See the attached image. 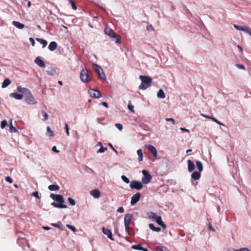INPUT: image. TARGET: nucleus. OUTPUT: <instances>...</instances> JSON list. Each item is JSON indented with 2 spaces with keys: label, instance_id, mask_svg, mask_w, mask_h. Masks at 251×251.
I'll return each mask as SVG.
<instances>
[{
  "label": "nucleus",
  "instance_id": "30",
  "mask_svg": "<svg viewBox=\"0 0 251 251\" xmlns=\"http://www.w3.org/2000/svg\"><path fill=\"white\" fill-rule=\"evenodd\" d=\"M157 97L159 99H164L165 98V94L163 91V90L161 89H160L157 92Z\"/></svg>",
  "mask_w": 251,
  "mask_h": 251
},
{
  "label": "nucleus",
  "instance_id": "61",
  "mask_svg": "<svg viewBox=\"0 0 251 251\" xmlns=\"http://www.w3.org/2000/svg\"><path fill=\"white\" fill-rule=\"evenodd\" d=\"M159 226H161L163 229L166 228V225L164 224L163 221L160 223V224Z\"/></svg>",
  "mask_w": 251,
  "mask_h": 251
},
{
  "label": "nucleus",
  "instance_id": "44",
  "mask_svg": "<svg viewBox=\"0 0 251 251\" xmlns=\"http://www.w3.org/2000/svg\"><path fill=\"white\" fill-rule=\"evenodd\" d=\"M66 226L70 229H71L72 231H73V232H75L76 231V228L75 227L73 226H72L71 225H69V224H67L66 225Z\"/></svg>",
  "mask_w": 251,
  "mask_h": 251
},
{
  "label": "nucleus",
  "instance_id": "18",
  "mask_svg": "<svg viewBox=\"0 0 251 251\" xmlns=\"http://www.w3.org/2000/svg\"><path fill=\"white\" fill-rule=\"evenodd\" d=\"M90 194L96 199H98L100 196V190L97 189L91 190L90 192Z\"/></svg>",
  "mask_w": 251,
  "mask_h": 251
},
{
  "label": "nucleus",
  "instance_id": "23",
  "mask_svg": "<svg viewBox=\"0 0 251 251\" xmlns=\"http://www.w3.org/2000/svg\"><path fill=\"white\" fill-rule=\"evenodd\" d=\"M149 227L153 231L160 232L161 231V228L160 227H156L154 226V224L152 223L149 225Z\"/></svg>",
  "mask_w": 251,
  "mask_h": 251
},
{
  "label": "nucleus",
  "instance_id": "34",
  "mask_svg": "<svg viewBox=\"0 0 251 251\" xmlns=\"http://www.w3.org/2000/svg\"><path fill=\"white\" fill-rule=\"evenodd\" d=\"M142 245L140 243L136 245H134L131 247V249L135 250L140 251L142 248Z\"/></svg>",
  "mask_w": 251,
  "mask_h": 251
},
{
  "label": "nucleus",
  "instance_id": "22",
  "mask_svg": "<svg viewBox=\"0 0 251 251\" xmlns=\"http://www.w3.org/2000/svg\"><path fill=\"white\" fill-rule=\"evenodd\" d=\"M51 205L54 206L55 208H67V205H61V204L58 203L56 201H54L51 203Z\"/></svg>",
  "mask_w": 251,
  "mask_h": 251
},
{
  "label": "nucleus",
  "instance_id": "35",
  "mask_svg": "<svg viewBox=\"0 0 251 251\" xmlns=\"http://www.w3.org/2000/svg\"><path fill=\"white\" fill-rule=\"evenodd\" d=\"M47 134L48 136H53V132L51 130V128L50 126H47Z\"/></svg>",
  "mask_w": 251,
  "mask_h": 251
},
{
  "label": "nucleus",
  "instance_id": "52",
  "mask_svg": "<svg viewBox=\"0 0 251 251\" xmlns=\"http://www.w3.org/2000/svg\"><path fill=\"white\" fill-rule=\"evenodd\" d=\"M235 66L240 69L244 70L245 69V66L243 64H236Z\"/></svg>",
  "mask_w": 251,
  "mask_h": 251
},
{
  "label": "nucleus",
  "instance_id": "49",
  "mask_svg": "<svg viewBox=\"0 0 251 251\" xmlns=\"http://www.w3.org/2000/svg\"><path fill=\"white\" fill-rule=\"evenodd\" d=\"M108 146L115 152L116 154H118V151L113 147L112 144L110 143L108 144Z\"/></svg>",
  "mask_w": 251,
  "mask_h": 251
},
{
  "label": "nucleus",
  "instance_id": "58",
  "mask_svg": "<svg viewBox=\"0 0 251 251\" xmlns=\"http://www.w3.org/2000/svg\"><path fill=\"white\" fill-rule=\"evenodd\" d=\"M114 231L115 233H116L119 237H123V236L120 233H119L118 229L117 227L115 228Z\"/></svg>",
  "mask_w": 251,
  "mask_h": 251
},
{
  "label": "nucleus",
  "instance_id": "6",
  "mask_svg": "<svg viewBox=\"0 0 251 251\" xmlns=\"http://www.w3.org/2000/svg\"><path fill=\"white\" fill-rule=\"evenodd\" d=\"M147 216L149 219L156 222L158 225H159L160 223L163 222L161 217L157 215L155 213L152 212H148Z\"/></svg>",
  "mask_w": 251,
  "mask_h": 251
},
{
  "label": "nucleus",
  "instance_id": "13",
  "mask_svg": "<svg viewBox=\"0 0 251 251\" xmlns=\"http://www.w3.org/2000/svg\"><path fill=\"white\" fill-rule=\"evenodd\" d=\"M102 233L106 235L107 237L112 241H114V239L113 238L112 233L110 229H108L104 226L101 228Z\"/></svg>",
  "mask_w": 251,
  "mask_h": 251
},
{
  "label": "nucleus",
  "instance_id": "26",
  "mask_svg": "<svg viewBox=\"0 0 251 251\" xmlns=\"http://www.w3.org/2000/svg\"><path fill=\"white\" fill-rule=\"evenodd\" d=\"M196 165L198 171L201 172L203 170V165L201 162L199 160L196 161Z\"/></svg>",
  "mask_w": 251,
  "mask_h": 251
},
{
  "label": "nucleus",
  "instance_id": "40",
  "mask_svg": "<svg viewBox=\"0 0 251 251\" xmlns=\"http://www.w3.org/2000/svg\"><path fill=\"white\" fill-rule=\"evenodd\" d=\"M9 130L11 132H12V133H14V132H16L17 131V129H16V128L15 127H14L13 126L12 122L11 123V124L9 126Z\"/></svg>",
  "mask_w": 251,
  "mask_h": 251
},
{
  "label": "nucleus",
  "instance_id": "8",
  "mask_svg": "<svg viewBox=\"0 0 251 251\" xmlns=\"http://www.w3.org/2000/svg\"><path fill=\"white\" fill-rule=\"evenodd\" d=\"M50 197L55 201L57 202L61 205H65L64 204L65 202V199L62 195L60 194L51 193L50 195Z\"/></svg>",
  "mask_w": 251,
  "mask_h": 251
},
{
  "label": "nucleus",
  "instance_id": "64",
  "mask_svg": "<svg viewBox=\"0 0 251 251\" xmlns=\"http://www.w3.org/2000/svg\"><path fill=\"white\" fill-rule=\"evenodd\" d=\"M43 228L46 230H49L51 228L48 226H43Z\"/></svg>",
  "mask_w": 251,
  "mask_h": 251
},
{
  "label": "nucleus",
  "instance_id": "36",
  "mask_svg": "<svg viewBox=\"0 0 251 251\" xmlns=\"http://www.w3.org/2000/svg\"><path fill=\"white\" fill-rule=\"evenodd\" d=\"M121 179L124 182H125L126 184H128L130 182L129 179L125 175H122L121 176Z\"/></svg>",
  "mask_w": 251,
  "mask_h": 251
},
{
  "label": "nucleus",
  "instance_id": "14",
  "mask_svg": "<svg viewBox=\"0 0 251 251\" xmlns=\"http://www.w3.org/2000/svg\"><path fill=\"white\" fill-rule=\"evenodd\" d=\"M146 147L151 151L153 156L156 158L157 156V151L156 149L151 145H146Z\"/></svg>",
  "mask_w": 251,
  "mask_h": 251
},
{
  "label": "nucleus",
  "instance_id": "45",
  "mask_svg": "<svg viewBox=\"0 0 251 251\" xmlns=\"http://www.w3.org/2000/svg\"><path fill=\"white\" fill-rule=\"evenodd\" d=\"M32 196L35 197L37 199H40V197L39 196V192L37 191L33 192L32 193Z\"/></svg>",
  "mask_w": 251,
  "mask_h": 251
},
{
  "label": "nucleus",
  "instance_id": "19",
  "mask_svg": "<svg viewBox=\"0 0 251 251\" xmlns=\"http://www.w3.org/2000/svg\"><path fill=\"white\" fill-rule=\"evenodd\" d=\"M191 174V178L194 180H197L200 178L201 176V172L199 171H193Z\"/></svg>",
  "mask_w": 251,
  "mask_h": 251
},
{
  "label": "nucleus",
  "instance_id": "5",
  "mask_svg": "<svg viewBox=\"0 0 251 251\" xmlns=\"http://www.w3.org/2000/svg\"><path fill=\"white\" fill-rule=\"evenodd\" d=\"M92 66L98 78L102 80H106V75L102 68L98 64L94 63L92 64Z\"/></svg>",
  "mask_w": 251,
  "mask_h": 251
},
{
  "label": "nucleus",
  "instance_id": "43",
  "mask_svg": "<svg viewBox=\"0 0 251 251\" xmlns=\"http://www.w3.org/2000/svg\"><path fill=\"white\" fill-rule=\"evenodd\" d=\"M7 126H8V124L6 120H3L2 121H1V124H0V127L2 129H3Z\"/></svg>",
  "mask_w": 251,
  "mask_h": 251
},
{
  "label": "nucleus",
  "instance_id": "10",
  "mask_svg": "<svg viewBox=\"0 0 251 251\" xmlns=\"http://www.w3.org/2000/svg\"><path fill=\"white\" fill-rule=\"evenodd\" d=\"M129 187L131 189L140 190L143 188V185L142 182L133 180L130 182Z\"/></svg>",
  "mask_w": 251,
  "mask_h": 251
},
{
  "label": "nucleus",
  "instance_id": "7",
  "mask_svg": "<svg viewBox=\"0 0 251 251\" xmlns=\"http://www.w3.org/2000/svg\"><path fill=\"white\" fill-rule=\"evenodd\" d=\"M80 77L81 80L85 83H87L91 80L88 71L87 69H83L81 70L80 74Z\"/></svg>",
  "mask_w": 251,
  "mask_h": 251
},
{
  "label": "nucleus",
  "instance_id": "32",
  "mask_svg": "<svg viewBox=\"0 0 251 251\" xmlns=\"http://www.w3.org/2000/svg\"><path fill=\"white\" fill-rule=\"evenodd\" d=\"M46 72L48 75L52 76L55 74L56 70L54 68H50V70H47Z\"/></svg>",
  "mask_w": 251,
  "mask_h": 251
},
{
  "label": "nucleus",
  "instance_id": "25",
  "mask_svg": "<svg viewBox=\"0 0 251 251\" xmlns=\"http://www.w3.org/2000/svg\"><path fill=\"white\" fill-rule=\"evenodd\" d=\"M11 83V80L9 78H5L3 82L2 83L1 87L2 88H5L7 87L9 85H10Z\"/></svg>",
  "mask_w": 251,
  "mask_h": 251
},
{
  "label": "nucleus",
  "instance_id": "29",
  "mask_svg": "<svg viewBox=\"0 0 251 251\" xmlns=\"http://www.w3.org/2000/svg\"><path fill=\"white\" fill-rule=\"evenodd\" d=\"M36 40L43 45V48H44L48 44L47 41L45 39L36 38Z\"/></svg>",
  "mask_w": 251,
  "mask_h": 251
},
{
  "label": "nucleus",
  "instance_id": "38",
  "mask_svg": "<svg viewBox=\"0 0 251 251\" xmlns=\"http://www.w3.org/2000/svg\"><path fill=\"white\" fill-rule=\"evenodd\" d=\"M107 150V147H103V146H101V147L98 150V151H97V153H103Z\"/></svg>",
  "mask_w": 251,
  "mask_h": 251
},
{
  "label": "nucleus",
  "instance_id": "17",
  "mask_svg": "<svg viewBox=\"0 0 251 251\" xmlns=\"http://www.w3.org/2000/svg\"><path fill=\"white\" fill-rule=\"evenodd\" d=\"M188 163V171L189 172H192L194 171L195 168V165L194 162L191 160H188L187 161Z\"/></svg>",
  "mask_w": 251,
  "mask_h": 251
},
{
  "label": "nucleus",
  "instance_id": "21",
  "mask_svg": "<svg viewBox=\"0 0 251 251\" xmlns=\"http://www.w3.org/2000/svg\"><path fill=\"white\" fill-rule=\"evenodd\" d=\"M12 25L16 27L17 28L22 29L25 27V25L19 22L14 21L12 22Z\"/></svg>",
  "mask_w": 251,
  "mask_h": 251
},
{
  "label": "nucleus",
  "instance_id": "1",
  "mask_svg": "<svg viewBox=\"0 0 251 251\" xmlns=\"http://www.w3.org/2000/svg\"><path fill=\"white\" fill-rule=\"evenodd\" d=\"M17 90L19 93L24 94V98H25V100L27 104L33 105L37 103L36 99L33 97L29 89L18 86Z\"/></svg>",
  "mask_w": 251,
  "mask_h": 251
},
{
  "label": "nucleus",
  "instance_id": "46",
  "mask_svg": "<svg viewBox=\"0 0 251 251\" xmlns=\"http://www.w3.org/2000/svg\"><path fill=\"white\" fill-rule=\"evenodd\" d=\"M65 130L66 131V134L68 136H69L70 135V132H69V126L67 124H65Z\"/></svg>",
  "mask_w": 251,
  "mask_h": 251
},
{
  "label": "nucleus",
  "instance_id": "28",
  "mask_svg": "<svg viewBox=\"0 0 251 251\" xmlns=\"http://www.w3.org/2000/svg\"><path fill=\"white\" fill-rule=\"evenodd\" d=\"M241 31H242L250 35H251V29L249 26H243Z\"/></svg>",
  "mask_w": 251,
  "mask_h": 251
},
{
  "label": "nucleus",
  "instance_id": "11",
  "mask_svg": "<svg viewBox=\"0 0 251 251\" xmlns=\"http://www.w3.org/2000/svg\"><path fill=\"white\" fill-rule=\"evenodd\" d=\"M88 94L91 97L94 98H100L102 97L101 93L100 91L93 89H90L88 90Z\"/></svg>",
  "mask_w": 251,
  "mask_h": 251
},
{
  "label": "nucleus",
  "instance_id": "60",
  "mask_svg": "<svg viewBox=\"0 0 251 251\" xmlns=\"http://www.w3.org/2000/svg\"><path fill=\"white\" fill-rule=\"evenodd\" d=\"M211 120L218 124H221V122H219L216 118H215L214 117H213V118H211Z\"/></svg>",
  "mask_w": 251,
  "mask_h": 251
},
{
  "label": "nucleus",
  "instance_id": "51",
  "mask_svg": "<svg viewBox=\"0 0 251 251\" xmlns=\"http://www.w3.org/2000/svg\"><path fill=\"white\" fill-rule=\"evenodd\" d=\"M242 26H243V25H237L235 24L233 25V27L238 30L241 31V30L242 29Z\"/></svg>",
  "mask_w": 251,
  "mask_h": 251
},
{
  "label": "nucleus",
  "instance_id": "24",
  "mask_svg": "<svg viewBox=\"0 0 251 251\" xmlns=\"http://www.w3.org/2000/svg\"><path fill=\"white\" fill-rule=\"evenodd\" d=\"M137 153L138 156V161L141 162L143 160V152L142 149H139L137 151Z\"/></svg>",
  "mask_w": 251,
  "mask_h": 251
},
{
  "label": "nucleus",
  "instance_id": "56",
  "mask_svg": "<svg viewBox=\"0 0 251 251\" xmlns=\"http://www.w3.org/2000/svg\"><path fill=\"white\" fill-rule=\"evenodd\" d=\"M52 151L55 152V153H59L60 152V151L58 150L57 149V148L56 146H53V147L52 148Z\"/></svg>",
  "mask_w": 251,
  "mask_h": 251
},
{
  "label": "nucleus",
  "instance_id": "47",
  "mask_svg": "<svg viewBox=\"0 0 251 251\" xmlns=\"http://www.w3.org/2000/svg\"><path fill=\"white\" fill-rule=\"evenodd\" d=\"M70 1L71 3L72 8L74 10H76L77 9V6H76V5L75 2L74 1H73V0H70Z\"/></svg>",
  "mask_w": 251,
  "mask_h": 251
},
{
  "label": "nucleus",
  "instance_id": "62",
  "mask_svg": "<svg viewBox=\"0 0 251 251\" xmlns=\"http://www.w3.org/2000/svg\"><path fill=\"white\" fill-rule=\"evenodd\" d=\"M208 228L209 230L212 231H215V228L212 226V225L211 224H209L208 225Z\"/></svg>",
  "mask_w": 251,
  "mask_h": 251
},
{
  "label": "nucleus",
  "instance_id": "54",
  "mask_svg": "<svg viewBox=\"0 0 251 251\" xmlns=\"http://www.w3.org/2000/svg\"><path fill=\"white\" fill-rule=\"evenodd\" d=\"M147 29L149 31H153L154 30V28L151 25H150L147 27Z\"/></svg>",
  "mask_w": 251,
  "mask_h": 251
},
{
  "label": "nucleus",
  "instance_id": "50",
  "mask_svg": "<svg viewBox=\"0 0 251 251\" xmlns=\"http://www.w3.org/2000/svg\"><path fill=\"white\" fill-rule=\"evenodd\" d=\"M165 120L167 122H170L173 125H175V121L173 118H166Z\"/></svg>",
  "mask_w": 251,
  "mask_h": 251
},
{
  "label": "nucleus",
  "instance_id": "4",
  "mask_svg": "<svg viewBox=\"0 0 251 251\" xmlns=\"http://www.w3.org/2000/svg\"><path fill=\"white\" fill-rule=\"evenodd\" d=\"M104 32L105 34L110 37L115 38L116 39V43L120 44L121 42V36L117 34L112 29L106 26L104 28Z\"/></svg>",
  "mask_w": 251,
  "mask_h": 251
},
{
  "label": "nucleus",
  "instance_id": "12",
  "mask_svg": "<svg viewBox=\"0 0 251 251\" xmlns=\"http://www.w3.org/2000/svg\"><path fill=\"white\" fill-rule=\"evenodd\" d=\"M141 196V195L139 192L134 194L131 198L130 204L131 205H134L137 203L139 201Z\"/></svg>",
  "mask_w": 251,
  "mask_h": 251
},
{
  "label": "nucleus",
  "instance_id": "20",
  "mask_svg": "<svg viewBox=\"0 0 251 251\" xmlns=\"http://www.w3.org/2000/svg\"><path fill=\"white\" fill-rule=\"evenodd\" d=\"M57 43L55 41H52L50 43L48 46V49L50 51H53L57 49Z\"/></svg>",
  "mask_w": 251,
  "mask_h": 251
},
{
  "label": "nucleus",
  "instance_id": "33",
  "mask_svg": "<svg viewBox=\"0 0 251 251\" xmlns=\"http://www.w3.org/2000/svg\"><path fill=\"white\" fill-rule=\"evenodd\" d=\"M155 251H169L166 247L164 246H157L155 248Z\"/></svg>",
  "mask_w": 251,
  "mask_h": 251
},
{
  "label": "nucleus",
  "instance_id": "2",
  "mask_svg": "<svg viewBox=\"0 0 251 251\" xmlns=\"http://www.w3.org/2000/svg\"><path fill=\"white\" fill-rule=\"evenodd\" d=\"M139 78L141 81V83L139 86V89L140 90H146L149 88L152 81V78L148 75H140Z\"/></svg>",
  "mask_w": 251,
  "mask_h": 251
},
{
  "label": "nucleus",
  "instance_id": "41",
  "mask_svg": "<svg viewBox=\"0 0 251 251\" xmlns=\"http://www.w3.org/2000/svg\"><path fill=\"white\" fill-rule=\"evenodd\" d=\"M134 105L131 104V101L129 100L128 104V108L129 110L132 112H134Z\"/></svg>",
  "mask_w": 251,
  "mask_h": 251
},
{
  "label": "nucleus",
  "instance_id": "55",
  "mask_svg": "<svg viewBox=\"0 0 251 251\" xmlns=\"http://www.w3.org/2000/svg\"><path fill=\"white\" fill-rule=\"evenodd\" d=\"M117 211L119 213H122L124 212V208L123 207L121 206L118 208Z\"/></svg>",
  "mask_w": 251,
  "mask_h": 251
},
{
  "label": "nucleus",
  "instance_id": "31",
  "mask_svg": "<svg viewBox=\"0 0 251 251\" xmlns=\"http://www.w3.org/2000/svg\"><path fill=\"white\" fill-rule=\"evenodd\" d=\"M227 251H250V250L247 248H243L238 250H236L233 248L228 249Z\"/></svg>",
  "mask_w": 251,
  "mask_h": 251
},
{
  "label": "nucleus",
  "instance_id": "42",
  "mask_svg": "<svg viewBox=\"0 0 251 251\" xmlns=\"http://www.w3.org/2000/svg\"><path fill=\"white\" fill-rule=\"evenodd\" d=\"M41 113H42V116L44 118L43 121H47L49 118V116H48V113L46 112H45V111H42Z\"/></svg>",
  "mask_w": 251,
  "mask_h": 251
},
{
  "label": "nucleus",
  "instance_id": "48",
  "mask_svg": "<svg viewBox=\"0 0 251 251\" xmlns=\"http://www.w3.org/2000/svg\"><path fill=\"white\" fill-rule=\"evenodd\" d=\"M115 126L120 131H121L123 128V125L119 123L116 124Z\"/></svg>",
  "mask_w": 251,
  "mask_h": 251
},
{
  "label": "nucleus",
  "instance_id": "27",
  "mask_svg": "<svg viewBox=\"0 0 251 251\" xmlns=\"http://www.w3.org/2000/svg\"><path fill=\"white\" fill-rule=\"evenodd\" d=\"M48 189L51 191H58L59 190L60 187L57 184H51L48 186Z\"/></svg>",
  "mask_w": 251,
  "mask_h": 251
},
{
  "label": "nucleus",
  "instance_id": "15",
  "mask_svg": "<svg viewBox=\"0 0 251 251\" xmlns=\"http://www.w3.org/2000/svg\"><path fill=\"white\" fill-rule=\"evenodd\" d=\"M34 62L40 67H45L46 64L44 61L42 59L41 57H37L34 60Z\"/></svg>",
  "mask_w": 251,
  "mask_h": 251
},
{
  "label": "nucleus",
  "instance_id": "57",
  "mask_svg": "<svg viewBox=\"0 0 251 251\" xmlns=\"http://www.w3.org/2000/svg\"><path fill=\"white\" fill-rule=\"evenodd\" d=\"M29 40L32 46H34L35 44V42L34 39L33 38L30 37V38H29Z\"/></svg>",
  "mask_w": 251,
  "mask_h": 251
},
{
  "label": "nucleus",
  "instance_id": "3",
  "mask_svg": "<svg viewBox=\"0 0 251 251\" xmlns=\"http://www.w3.org/2000/svg\"><path fill=\"white\" fill-rule=\"evenodd\" d=\"M132 218L133 214L132 213L126 214L124 218V224L126 231L127 232L129 235H133L134 234L132 229L130 227V224L131 223Z\"/></svg>",
  "mask_w": 251,
  "mask_h": 251
},
{
  "label": "nucleus",
  "instance_id": "53",
  "mask_svg": "<svg viewBox=\"0 0 251 251\" xmlns=\"http://www.w3.org/2000/svg\"><path fill=\"white\" fill-rule=\"evenodd\" d=\"M5 180L7 182H9L10 183H11L13 182L12 178L11 177L9 176H6L5 177Z\"/></svg>",
  "mask_w": 251,
  "mask_h": 251
},
{
  "label": "nucleus",
  "instance_id": "37",
  "mask_svg": "<svg viewBox=\"0 0 251 251\" xmlns=\"http://www.w3.org/2000/svg\"><path fill=\"white\" fill-rule=\"evenodd\" d=\"M51 225V226H52L54 227L59 228L61 230H63V229L61 227L62 224H61V222H58L57 223H52Z\"/></svg>",
  "mask_w": 251,
  "mask_h": 251
},
{
  "label": "nucleus",
  "instance_id": "59",
  "mask_svg": "<svg viewBox=\"0 0 251 251\" xmlns=\"http://www.w3.org/2000/svg\"><path fill=\"white\" fill-rule=\"evenodd\" d=\"M100 104L105 107L106 108L108 107V103L105 101H103V102H101Z\"/></svg>",
  "mask_w": 251,
  "mask_h": 251
},
{
  "label": "nucleus",
  "instance_id": "63",
  "mask_svg": "<svg viewBox=\"0 0 251 251\" xmlns=\"http://www.w3.org/2000/svg\"><path fill=\"white\" fill-rule=\"evenodd\" d=\"M104 119V118H98L97 119V122H98V123L99 124H102V123H101V121Z\"/></svg>",
  "mask_w": 251,
  "mask_h": 251
},
{
  "label": "nucleus",
  "instance_id": "16",
  "mask_svg": "<svg viewBox=\"0 0 251 251\" xmlns=\"http://www.w3.org/2000/svg\"><path fill=\"white\" fill-rule=\"evenodd\" d=\"M9 96L11 98H14L16 100H21L24 98V94H22V93L19 94L18 93H12L10 94Z\"/></svg>",
  "mask_w": 251,
  "mask_h": 251
},
{
  "label": "nucleus",
  "instance_id": "39",
  "mask_svg": "<svg viewBox=\"0 0 251 251\" xmlns=\"http://www.w3.org/2000/svg\"><path fill=\"white\" fill-rule=\"evenodd\" d=\"M68 201L69 202V203L72 206H74L75 205V200L73 199L71 197H69L68 198Z\"/></svg>",
  "mask_w": 251,
  "mask_h": 251
},
{
  "label": "nucleus",
  "instance_id": "9",
  "mask_svg": "<svg viewBox=\"0 0 251 251\" xmlns=\"http://www.w3.org/2000/svg\"><path fill=\"white\" fill-rule=\"evenodd\" d=\"M143 176L142 178V182L143 184H148L151 180L152 177L151 174L147 170H142Z\"/></svg>",
  "mask_w": 251,
  "mask_h": 251
}]
</instances>
